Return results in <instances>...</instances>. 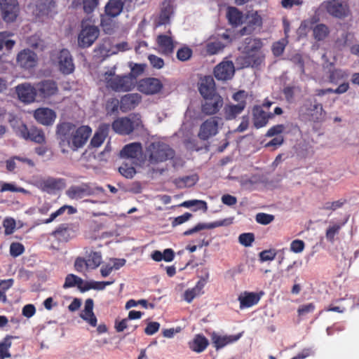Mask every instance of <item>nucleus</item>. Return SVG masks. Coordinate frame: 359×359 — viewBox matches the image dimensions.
Masks as SVG:
<instances>
[{
    "label": "nucleus",
    "mask_w": 359,
    "mask_h": 359,
    "mask_svg": "<svg viewBox=\"0 0 359 359\" xmlns=\"http://www.w3.org/2000/svg\"><path fill=\"white\" fill-rule=\"evenodd\" d=\"M92 133V129L88 126H76L69 122H63L57 125L56 135L59 139V144L62 152H67L66 148L77 151L87 142Z\"/></svg>",
    "instance_id": "obj_1"
},
{
    "label": "nucleus",
    "mask_w": 359,
    "mask_h": 359,
    "mask_svg": "<svg viewBox=\"0 0 359 359\" xmlns=\"http://www.w3.org/2000/svg\"><path fill=\"white\" fill-rule=\"evenodd\" d=\"M103 80L106 87L115 92H128L135 88L134 81L130 76L116 74L115 69L104 72Z\"/></svg>",
    "instance_id": "obj_2"
},
{
    "label": "nucleus",
    "mask_w": 359,
    "mask_h": 359,
    "mask_svg": "<svg viewBox=\"0 0 359 359\" xmlns=\"http://www.w3.org/2000/svg\"><path fill=\"white\" fill-rule=\"evenodd\" d=\"M148 161L151 164H157L172 159L175 151L168 144L162 142L151 143L147 148Z\"/></svg>",
    "instance_id": "obj_3"
},
{
    "label": "nucleus",
    "mask_w": 359,
    "mask_h": 359,
    "mask_svg": "<svg viewBox=\"0 0 359 359\" xmlns=\"http://www.w3.org/2000/svg\"><path fill=\"white\" fill-rule=\"evenodd\" d=\"M299 116L303 118L313 121L320 122L324 119L325 111L323 105L316 99H306L299 109Z\"/></svg>",
    "instance_id": "obj_4"
},
{
    "label": "nucleus",
    "mask_w": 359,
    "mask_h": 359,
    "mask_svg": "<svg viewBox=\"0 0 359 359\" xmlns=\"http://www.w3.org/2000/svg\"><path fill=\"white\" fill-rule=\"evenodd\" d=\"M248 93L243 90H241L233 93L232 99L237 102V104H226L223 109L224 116L226 121L236 119L243 113L247 106Z\"/></svg>",
    "instance_id": "obj_5"
},
{
    "label": "nucleus",
    "mask_w": 359,
    "mask_h": 359,
    "mask_svg": "<svg viewBox=\"0 0 359 359\" xmlns=\"http://www.w3.org/2000/svg\"><path fill=\"white\" fill-rule=\"evenodd\" d=\"M142 126V120L139 114H133L130 117L118 118L111 124L112 129L118 134L129 135L135 129Z\"/></svg>",
    "instance_id": "obj_6"
},
{
    "label": "nucleus",
    "mask_w": 359,
    "mask_h": 359,
    "mask_svg": "<svg viewBox=\"0 0 359 359\" xmlns=\"http://www.w3.org/2000/svg\"><path fill=\"white\" fill-rule=\"evenodd\" d=\"M323 5L327 13L335 18L344 19L351 13L348 0H328Z\"/></svg>",
    "instance_id": "obj_7"
},
{
    "label": "nucleus",
    "mask_w": 359,
    "mask_h": 359,
    "mask_svg": "<svg viewBox=\"0 0 359 359\" xmlns=\"http://www.w3.org/2000/svg\"><path fill=\"white\" fill-rule=\"evenodd\" d=\"M222 118L218 116H213L205 120L200 126L198 137L201 140H208L211 137L216 135L218 133L219 121Z\"/></svg>",
    "instance_id": "obj_8"
},
{
    "label": "nucleus",
    "mask_w": 359,
    "mask_h": 359,
    "mask_svg": "<svg viewBox=\"0 0 359 359\" xmlns=\"http://www.w3.org/2000/svg\"><path fill=\"white\" fill-rule=\"evenodd\" d=\"M100 34L99 29L93 25L85 26L81 30L78 36L79 46L83 48L93 45Z\"/></svg>",
    "instance_id": "obj_9"
},
{
    "label": "nucleus",
    "mask_w": 359,
    "mask_h": 359,
    "mask_svg": "<svg viewBox=\"0 0 359 359\" xmlns=\"http://www.w3.org/2000/svg\"><path fill=\"white\" fill-rule=\"evenodd\" d=\"M0 11L4 21L6 22L15 21L19 13L18 0H0Z\"/></svg>",
    "instance_id": "obj_10"
},
{
    "label": "nucleus",
    "mask_w": 359,
    "mask_h": 359,
    "mask_svg": "<svg viewBox=\"0 0 359 359\" xmlns=\"http://www.w3.org/2000/svg\"><path fill=\"white\" fill-rule=\"evenodd\" d=\"M234 74L235 67L231 60L222 61L213 69L214 76L217 81H226L231 80Z\"/></svg>",
    "instance_id": "obj_11"
},
{
    "label": "nucleus",
    "mask_w": 359,
    "mask_h": 359,
    "mask_svg": "<svg viewBox=\"0 0 359 359\" xmlns=\"http://www.w3.org/2000/svg\"><path fill=\"white\" fill-rule=\"evenodd\" d=\"M137 90L145 95H154L163 88V84L158 79L149 77L140 79L137 83Z\"/></svg>",
    "instance_id": "obj_12"
},
{
    "label": "nucleus",
    "mask_w": 359,
    "mask_h": 359,
    "mask_svg": "<svg viewBox=\"0 0 359 359\" xmlns=\"http://www.w3.org/2000/svg\"><path fill=\"white\" fill-rule=\"evenodd\" d=\"M19 135L25 140H29L38 144H42L46 142V137L43 131L36 127L32 126L27 128L25 124H22L19 128Z\"/></svg>",
    "instance_id": "obj_13"
},
{
    "label": "nucleus",
    "mask_w": 359,
    "mask_h": 359,
    "mask_svg": "<svg viewBox=\"0 0 359 359\" xmlns=\"http://www.w3.org/2000/svg\"><path fill=\"white\" fill-rule=\"evenodd\" d=\"M252 123L256 129L265 127L270 119L273 118L271 112H266L262 107L258 104L253 106L252 109Z\"/></svg>",
    "instance_id": "obj_14"
},
{
    "label": "nucleus",
    "mask_w": 359,
    "mask_h": 359,
    "mask_svg": "<svg viewBox=\"0 0 359 359\" xmlns=\"http://www.w3.org/2000/svg\"><path fill=\"white\" fill-rule=\"evenodd\" d=\"M65 180L62 178L48 177L41 179L37 182L38 187L43 191L51 194L55 191L61 190L65 187Z\"/></svg>",
    "instance_id": "obj_15"
},
{
    "label": "nucleus",
    "mask_w": 359,
    "mask_h": 359,
    "mask_svg": "<svg viewBox=\"0 0 359 359\" xmlns=\"http://www.w3.org/2000/svg\"><path fill=\"white\" fill-rule=\"evenodd\" d=\"M142 154V146L140 142H133L125 145L120 151L122 158L130 159L133 164L137 165V160Z\"/></svg>",
    "instance_id": "obj_16"
},
{
    "label": "nucleus",
    "mask_w": 359,
    "mask_h": 359,
    "mask_svg": "<svg viewBox=\"0 0 359 359\" xmlns=\"http://www.w3.org/2000/svg\"><path fill=\"white\" fill-rule=\"evenodd\" d=\"M224 104V100L219 94H217L209 98L205 99L202 104L201 111L205 115L216 114Z\"/></svg>",
    "instance_id": "obj_17"
},
{
    "label": "nucleus",
    "mask_w": 359,
    "mask_h": 359,
    "mask_svg": "<svg viewBox=\"0 0 359 359\" xmlns=\"http://www.w3.org/2000/svg\"><path fill=\"white\" fill-rule=\"evenodd\" d=\"M37 96L41 99L49 98L58 93L57 83L53 80H43L36 85Z\"/></svg>",
    "instance_id": "obj_18"
},
{
    "label": "nucleus",
    "mask_w": 359,
    "mask_h": 359,
    "mask_svg": "<svg viewBox=\"0 0 359 359\" xmlns=\"http://www.w3.org/2000/svg\"><path fill=\"white\" fill-rule=\"evenodd\" d=\"M15 90L19 100L25 103L33 102L37 96L36 86L34 87L29 83L19 84Z\"/></svg>",
    "instance_id": "obj_19"
},
{
    "label": "nucleus",
    "mask_w": 359,
    "mask_h": 359,
    "mask_svg": "<svg viewBox=\"0 0 359 359\" xmlns=\"http://www.w3.org/2000/svg\"><path fill=\"white\" fill-rule=\"evenodd\" d=\"M38 61L36 54L28 49H23L17 55V62L19 66L25 69L34 67Z\"/></svg>",
    "instance_id": "obj_20"
},
{
    "label": "nucleus",
    "mask_w": 359,
    "mask_h": 359,
    "mask_svg": "<svg viewBox=\"0 0 359 359\" xmlns=\"http://www.w3.org/2000/svg\"><path fill=\"white\" fill-rule=\"evenodd\" d=\"M95 194V189L91 188L88 184L83 183L81 185L71 186L67 191L66 195L70 199H81L86 196H92Z\"/></svg>",
    "instance_id": "obj_21"
},
{
    "label": "nucleus",
    "mask_w": 359,
    "mask_h": 359,
    "mask_svg": "<svg viewBox=\"0 0 359 359\" xmlns=\"http://www.w3.org/2000/svg\"><path fill=\"white\" fill-rule=\"evenodd\" d=\"M36 15L38 17L53 18L56 13V3L54 0H38L36 4Z\"/></svg>",
    "instance_id": "obj_22"
},
{
    "label": "nucleus",
    "mask_w": 359,
    "mask_h": 359,
    "mask_svg": "<svg viewBox=\"0 0 359 359\" xmlns=\"http://www.w3.org/2000/svg\"><path fill=\"white\" fill-rule=\"evenodd\" d=\"M58 66L60 71L64 74H69L74 70V64L72 55L67 49H62L58 55Z\"/></svg>",
    "instance_id": "obj_23"
},
{
    "label": "nucleus",
    "mask_w": 359,
    "mask_h": 359,
    "mask_svg": "<svg viewBox=\"0 0 359 359\" xmlns=\"http://www.w3.org/2000/svg\"><path fill=\"white\" fill-rule=\"evenodd\" d=\"M242 336V333L234 335H219L215 332L211 334V341L216 350L237 341Z\"/></svg>",
    "instance_id": "obj_24"
},
{
    "label": "nucleus",
    "mask_w": 359,
    "mask_h": 359,
    "mask_svg": "<svg viewBox=\"0 0 359 359\" xmlns=\"http://www.w3.org/2000/svg\"><path fill=\"white\" fill-rule=\"evenodd\" d=\"M34 117L40 124L50 126L54 123L56 118V114L51 109L41 107L34 111Z\"/></svg>",
    "instance_id": "obj_25"
},
{
    "label": "nucleus",
    "mask_w": 359,
    "mask_h": 359,
    "mask_svg": "<svg viewBox=\"0 0 359 359\" xmlns=\"http://www.w3.org/2000/svg\"><path fill=\"white\" fill-rule=\"evenodd\" d=\"M142 101V96L138 93H128L121 97L120 109L126 113L134 109Z\"/></svg>",
    "instance_id": "obj_26"
},
{
    "label": "nucleus",
    "mask_w": 359,
    "mask_h": 359,
    "mask_svg": "<svg viewBox=\"0 0 359 359\" xmlns=\"http://www.w3.org/2000/svg\"><path fill=\"white\" fill-rule=\"evenodd\" d=\"M264 294L263 292L259 293L253 292H244L241 293L238 299L240 302V308H250L254 305H256L259 302L262 296Z\"/></svg>",
    "instance_id": "obj_27"
},
{
    "label": "nucleus",
    "mask_w": 359,
    "mask_h": 359,
    "mask_svg": "<svg viewBox=\"0 0 359 359\" xmlns=\"http://www.w3.org/2000/svg\"><path fill=\"white\" fill-rule=\"evenodd\" d=\"M245 22L247 25L241 29V35L252 34L256 27H261L262 24V18L257 12L249 13L245 17Z\"/></svg>",
    "instance_id": "obj_28"
},
{
    "label": "nucleus",
    "mask_w": 359,
    "mask_h": 359,
    "mask_svg": "<svg viewBox=\"0 0 359 359\" xmlns=\"http://www.w3.org/2000/svg\"><path fill=\"white\" fill-rule=\"evenodd\" d=\"M84 257L91 270L96 269L102 262L101 252L96 251L93 248L85 247L83 248Z\"/></svg>",
    "instance_id": "obj_29"
},
{
    "label": "nucleus",
    "mask_w": 359,
    "mask_h": 359,
    "mask_svg": "<svg viewBox=\"0 0 359 359\" xmlns=\"http://www.w3.org/2000/svg\"><path fill=\"white\" fill-rule=\"evenodd\" d=\"M198 90L204 99L217 95L213 78L210 76H205L200 83Z\"/></svg>",
    "instance_id": "obj_30"
},
{
    "label": "nucleus",
    "mask_w": 359,
    "mask_h": 359,
    "mask_svg": "<svg viewBox=\"0 0 359 359\" xmlns=\"http://www.w3.org/2000/svg\"><path fill=\"white\" fill-rule=\"evenodd\" d=\"M52 235L60 241L67 242L74 236L73 224H61L53 231Z\"/></svg>",
    "instance_id": "obj_31"
},
{
    "label": "nucleus",
    "mask_w": 359,
    "mask_h": 359,
    "mask_svg": "<svg viewBox=\"0 0 359 359\" xmlns=\"http://www.w3.org/2000/svg\"><path fill=\"white\" fill-rule=\"evenodd\" d=\"M265 60V54L263 50L252 52L251 53H245L243 56V62L246 67L257 68Z\"/></svg>",
    "instance_id": "obj_32"
},
{
    "label": "nucleus",
    "mask_w": 359,
    "mask_h": 359,
    "mask_svg": "<svg viewBox=\"0 0 359 359\" xmlns=\"http://www.w3.org/2000/svg\"><path fill=\"white\" fill-rule=\"evenodd\" d=\"M173 13V6L170 0H164L162 3L161 12L156 22V26L165 25L170 22V18Z\"/></svg>",
    "instance_id": "obj_33"
},
{
    "label": "nucleus",
    "mask_w": 359,
    "mask_h": 359,
    "mask_svg": "<svg viewBox=\"0 0 359 359\" xmlns=\"http://www.w3.org/2000/svg\"><path fill=\"white\" fill-rule=\"evenodd\" d=\"M209 345L208 339L201 334H196L191 341L189 343V348L196 353H202Z\"/></svg>",
    "instance_id": "obj_34"
},
{
    "label": "nucleus",
    "mask_w": 359,
    "mask_h": 359,
    "mask_svg": "<svg viewBox=\"0 0 359 359\" xmlns=\"http://www.w3.org/2000/svg\"><path fill=\"white\" fill-rule=\"evenodd\" d=\"M263 46V42L260 39L247 37L243 42V53L245 54L262 50Z\"/></svg>",
    "instance_id": "obj_35"
},
{
    "label": "nucleus",
    "mask_w": 359,
    "mask_h": 359,
    "mask_svg": "<svg viewBox=\"0 0 359 359\" xmlns=\"http://www.w3.org/2000/svg\"><path fill=\"white\" fill-rule=\"evenodd\" d=\"M227 220V219H225L223 220L215 221L209 224L198 223L194 227L185 231L183 234L184 236H189L203 229H211L216 227L225 226L228 224Z\"/></svg>",
    "instance_id": "obj_36"
},
{
    "label": "nucleus",
    "mask_w": 359,
    "mask_h": 359,
    "mask_svg": "<svg viewBox=\"0 0 359 359\" xmlns=\"http://www.w3.org/2000/svg\"><path fill=\"white\" fill-rule=\"evenodd\" d=\"M124 2L122 0H109L104 6V13L116 18L123 11Z\"/></svg>",
    "instance_id": "obj_37"
},
{
    "label": "nucleus",
    "mask_w": 359,
    "mask_h": 359,
    "mask_svg": "<svg viewBox=\"0 0 359 359\" xmlns=\"http://www.w3.org/2000/svg\"><path fill=\"white\" fill-rule=\"evenodd\" d=\"M93 300L88 299L85 302V307L81 317L87 321L91 326L95 327L97 325V318L93 311Z\"/></svg>",
    "instance_id": "obj_38"
},
{
    "label": "nucleus",
    "mask_w": 359,
    "mask_h": 359,
    "mask_svg": "<svg viewBox=\"0 0 359 359\" xmlns=\"http://www.w3.org/2000/svg\"><path fill=\"white\" fill-rule=\"evenodd\" d=\"M327 74V81L334 85L346 80L348 76L346 71L339 68L330 69Z\"/></svg>",
    "instance_id": "obj_39"
},
{
    "label": "nucleus",
    "mask_w": 359,
    "mask_h": 359,
    "mask_svg": "<svg viewBox=\"0 0 359 359\" xmlns=\"http://www.w3.org/2000/svg\"><path fill=\"white\" fill-rule=\"evenodd\" d=\"M109 126L107 125H102L95 132L90 140V145L93 147H99L104 142L108 135Z\"/></svg>",
    "instance_id": "obj_40"
},
{
    "label": "nucleus",
    "mask_w": 359,
    "mask_h": 359,
    "mask_svg": "<svg viewBox=\"0 0 359 359\" xmlns=\"http://www.w3.org/2000/svg\"><path fill=\"white\" fill-rule=\"evenodd\" d=\"M114 18L105 13L100 15V27L105 34H112L114 32L116 27V23L114 20Z\"/></svg>",
    "instance_id": "obj_41"
},
{
    "label": "nucleus",
    "mask_w": 359,
    "mask_h": 359,
    "mask_svg": "<svg viewBox=\"0 0 359 359\" xmlns=\"http://www.w3.org/2000/svg\"><path fill=\"white\" fill-rule=\"evenodd\" d=\"M226 17L229 23L233 26L237 27L243 22V13L236 7L228 8Z\"/></svg>",
    "instance_id": "obj_42"
},
{
    "label": "nucleus",
    "mask_w": 359,
    "mask_h": 359,
    "mask_svg": "<svg viewBox=\"0 0 359 359\" xmlns=\"http://www.w3.org/2000/svg\"><path fill=\"white\" fill-rule=\"evenodd\" d=\"M157 43L162 51L165 55L172 53L174 50V44L171 37L161 34L157 38Z\"/></svg>",
    "instance_id": "obj_43"
},
{
    "label": "nucleus",
    "mask_w": 359,
    "mask_h": 359,
    "mask_svg": "<svg viewBox=\"0 0 359 359\" xmlns=\"http://www.w3.org/2000/svg\"><path fill=\"white\" fill-rule=\"evenodd\" d=\"M86 283L81 278L78 276L69 273L67 274L65 277V283L63 284V288L67 289L69 287H77L79 290L81 292L82 288L83 287V285Z\"/></svg>",
    "instance_id": "obj_44"
},
{
    "label": "nucleus",
    "mask_w": 359,
    "mask_h": 359,
    "mask_svg": "<svg viewBox=\"0 0 359 359\" xmlns=\"http://www.w3.org/2000/svg\"><path fill=\"white\" fill-rule=\"evenodd\" d=\"M114 283V280L109 281H86L81 290V292H85L90 290H103L105 289L106 286L111 285Z\"/></svg>",
    "instance_id": "obj_45"
},
{
    "label": "nucleus",
    "mask_w": 359,
    "mask_h": 359,
    "mask_svg": "<svg viewBox=\"0 0 359 359\" xmlns=\"http://www.w3.org/2000/svg\"><path fill=\"white\" fill-rule=\"evenodd\" d=\"M225 45L219 40L208 41L205 46V55H213L222 52Z\"/></svg>",
    "instance_id": "obj_46"
},
{
    "label": "nucleus",
    "mask_w": 359,
    "mask_h": 359,
    "mask_svg": "<svg viewBox=\"0 0 359 359\" xmlns=\"http://www.w3.org/2000/svg\"><path fill=\"white\" fill-rule=\"evenodd\" d=\"M65 211H67L68 215H73L77 212V210L76 208L72 205H64L63 206L60 207L58 210H57L55 212L51 213L50 217L45 220L44 223L48 224L52 222L57 217L63 215L65 212Z\"/></svg>",
    "instance_id": "obj_47"
},
{
    "label": "nucleus",
    "mask_w": 359,
    "mask_h": 359,
    "mask_svg": "<svg viewBox=\"0 0 359 359\" xmlns=\"http://www.w3.org/2000/svg\"><path fill=\"white\" fill-rule=\"evenodd\" d=\"M17 338L11 335H7L1 341H0V359L11 358V355L9 348L11 346V339Z\"/></svg>",
    "instance_id": "obj_48"
},
{
    "label": "nucleus",
    "mask_w": 359,
    "mask_h": 359,
    "mask_svg": "<svg viewBox=\"0 0 359 359\" xmlns=\"http://www.w3.org/2000/svg\"><path fill=\"white\" fill-rule=\"evenodd\" d=\"M329 33V28L325 24H318L313 28V36L317 41L324 40Z\"/></svg>",
    "instance_id": "obj_49"
},
{
    "label": "nucleus",
    "mask_w": 359,
    "mask_h": 359,
    "mask_svg": "<svg viewBox=\"0 0 359 359\" xmlns=\"http://www.w3.org/2000/svg\"><path fill=\"white\" fill-rule=\"evenodd\" d=\"M196 175L184 176L175 180V184L179 188L190 187L196 184L198 181Z\"/></svg>",
    "instance_id": "obj_50"
},
{
    "label": "nucleus",
    "mask_w": 359,
    "mask_h": 359,
    "mask_svg": "<svg viewBox=\"0 0 359 359\" xmlns=\"http://www.w3.org/2000/svg\"><path fill=\"white\" fill-rule=\"evenodd\" d=\"M129 67H130V72L126 75L130 76V77L133 79V81H134V85L135 86L136 83H137L136 81L137 78L144 73L146 65L134 64L130 62Z\"/></svg>",
    "instance_id": "obj_51"
},
{
    "label": "nucleus",
    "mask_w": 359,
    "mask_h": 359,
    "mask_svg": "<svg viewBox=\"0 0 359 359\" xmlns=\"http://www.w3.org/2000/svg\"><path fill=\"white\" fill-rule=\"evenodd\" d=\"M74 269L76 272L81 274H86L90 269L86 258L81 256L76 257L74 262Z\"/></svg>",
    "instance_id": "obj_52"
},
{
    "label": "nucleus",
    "mask_w": 359,
    "mask_h": 359,
    "mask_svg": "<svg viewBox=\"0 0 359 359\" xmlns=\"http://www.w3.org/2000/svg\"><path fill=\"white\" fill-rule=\"evenodd\" d=\"M135 164L128 165V163L124 162L118 168V171L121 175L128 179H131L136 173L135 168Z\"/></svg>",
    "instance_id": "obj_53"
},
{
    "label": "nucleus",
    "mask_w": 359,
    "mask_h": 359,
    "mask_svg": "<svg viewBox=\"0 0 359 359\" xmlns=\"http://www.w3.org/2000/svg\"><path fill=\"white\" fill-rule=\"evenodd\" d=\"M195 205L197 206V208L194 210L195 211L196 210L201 209V210H203L204 212H205L208 210L207 203L204 201L189 200V201H184L180 205V206L187 208L195 206Z\"/></svg>",
    "instance_id": "obj_54"
},
{
    "label": "nucleus",
    "mask_w": 359,
    "mask_h": 359,
    "mask_svg": "<svg viewBox=\"0 0 359 359\" xmlns=\"http://www.w3.org/2000/svg\"><path fill=\"white\" fill-rule=\"evenodd\" d=\"M347 201L346 199L341 198L335 201H327L323 204L321 209L323 210H331L335 211L337 209H339L343 207V205L346 203Z\"/></svg>",
    "instance_id": "obj_55"
},
{
    "label": "nucleus",
    "mask_w": 359,
    "mask_h": 359,
    "mask_svg": "<svg viewBox=\"0 0 359 359\" xmlns=\"http://www.w3.org/2000/svg\"><path fill=\"white\" fill-rule=\"evenodd\" d=\"M193 55V50L188 46H183L177 51V58L181 62H186L190 60Z\"/></svg>",
    "instance_id": "obj_56"
},
{
    "label": "nucleus",
    "mask_w": 359,
    "mask_h": 359,
    "mask_svg": "<svg viewBox=\"0 0 359 359\" xmlns=\"http://www.w3.org/2000/svg\"><path fill=\"white\" fill-rule=\"evenodd\" d=\"M118 107H120V101L115 97L109 99L106 103V111L107 114L111 115L118 112Z\"/></svg>",
    "instance_id": "obj_57"
},
{
    "label": "nucleus",
    "mask_w": 359,
    "mask_h": 359,
    "mask_svg": "<svg viewBox=\"0 0 359 359\" xmlns=\"http://www.w3.org/2000/svg\"><path fill=\"white\" fill-rule=\"evenodd\" d=\"M341 225L339 224H334L332 226H330L326 230V239L330 243H334V237L339 233Z\"/></svg>",
    "instance_id": "obj_58"
},
{
    "label": "nucleus",
    "mask_w": 359,
    "mask_h": 359,
    "mask_svg": "<svg viewBox=\"0 0 359 359\" xmlns=\"http://www.w3.org/2000/svg\"><path fill=\"white\" fill-rule=\"evenodd\" d=\"M100 0H83V9L85 13H92L98 6Z\"/></svg>",
    "instance_id": "obj_59"
},
{
    "label": "nucleus",
    "mask_w": 359,
    "mask_h": 359,
    "mask_svg": "<svg viewBox=\"0 0 359 359\" xmlns=\"http://www.w3.org/2000/svg\"><path fill=\"white\" fill-rule=\"evenodd\" d=\"M274 216L273 215L259 212L255 216L256 222L262 225H267L274 220Z\"/></svg>",
    "instance_id": "obj_60"
},
{
    "label": "nucleus",
    "mask_w": 359,
    "mask_h": 359,
    "mask_svg": "<svg viewBox=\"0 0 359 359\" xmlns=\"http://www.w3.org/2000/svg\"><path fill=\"white\" fill-rule=\"evenodd\" d=\"M5 235H11L14 232L16 226L15 220L11 217H6L3 222Z\"/></svg>",
    "instance_id": "obj_61"
},
{
    "label": "nucleus",
    "mask_w": 359,
    "mask_h": 359,
    "mask_svg": "<svg viewBox=\"0 0 359 359\" xmlns=\"http://www.w3.org/2000/svg\"><path fill=\"white\" fill-rule=\"evenodd\" d=\"M25 251L24 245L18 242L12 243L10 245V254L13 257L21 255Z\"/></svg>",
    "instance_id": "obj_62"
},
{
    "label": "nucleus",
    "mask_w": 359,
    "mask_h": 359,
    "mask_svg": "<svg viewBox=\"0 0 359 359\" xmlns=\"http://www.w3.org/2000/svg\"><path fill=\"white\" fill-rule=\"evenodd\" d=\"M238 241L243 245L249 247L254 242L255 236L252 233H243L239 236Z\"/></svg>",
    "instance_id": "obj_63"
},
{
    "label": "nucleus",
    "mask_w": 359,
    "mask_h": 359,
    "mask_svg": "<svg viewBox=\"0 0 359 359\" xmlns=\"http://www.w3.org/2000/svg\"><path fill=\"white\" fill-rule=\"evenodd\" d=\"M316 309V306L313 303H309L307 304H304L300 306L298 308L297 313L299 316H304L308 313H312Z\"/></svg>",
    "instance_id": "obj_64"
}]
</instances>
